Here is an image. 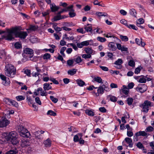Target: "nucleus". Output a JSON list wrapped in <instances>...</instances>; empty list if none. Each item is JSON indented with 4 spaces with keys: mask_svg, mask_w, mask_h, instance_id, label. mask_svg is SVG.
<instances>
[{
    "mask_svg": "<svg viewBox=\"0 0 154 154\" xmlns=\"http://www.w3.org/2000/svg\"><path fill=\"white\" fill-rule=\"evenodd\" d=\"M17 29L15 27H12L11 29H6L7 32L2 36V38H4L6 40L11 41L14 38L13 34L15 35V32Z\"/></svg>",
    "mask_w": 154,
    "mask_h": 154,
    "instance_id": "f257e3e1",
    "label": "nucleus"
},
{
    "mask_svg": "<svg viewBox=\"0 0 154 154\" xmlns=\"http://www.w3.org/2000/svg\"><path fill=\"white\" fill-rule=\"evenodd\" d=\"M5 72L6 75L9 77L13 78L16 74V69L11 64H8L5 66Z\"/></svg>",
    "mask_w": 154,
    "mask_h": 154,
    "instance_id": "f03ea898",
    "label": "nucleus"
},
{
    "mask_svg": "<svg viewBox=\"0 0 154 154\" xmlns=\"http://www.w3.org/2000/svg\"><path fill=\"white\" fill-rule=\"evenodd\" d=\"M8 138L13 145H17L19 143L18 135L16 131L10 132L8 134Z\"/></svg>",
    "mask_w": 154,
    "mask_h": 154,
    "instance_id": "7ed1b4c3",
    "label": "nucleus"
},
{
    "mask_svg": "<svg viewBox=\"0 0 154 154\" xmlns=\"http://www.w3.org/2000/svg\"><path fill=\"white\" fill-rule=\"evenodd\" d=\"M17 131L22 137L28 138L30 136V134L29 132L22 125H20L18 126Z\"/></svg>",
    "mask_w": 154,
    "mask_h": 154,
    "instance_id": "20e7f679",
    "label": "nucleus"
},
{
    "mask_svg": "<svg viewBox=\"0 0 154 154\" xmlns=\"http://www.w3.org/2000/svg\"><path fill=\"white\" fill-rule=\"evenodd\" d=\"M152 102L148 100H145L144 102L140 105V107H142L143 112L147 113L149 111V108L152 106Z\"/></svg>",
    "mask_w": 154,
    "mask_h": 154,
    "instance_id": "39448f33",
    "label": "nucleus"
},
{
    "mask_svg": "<svg viewBox=\"0 0 154 154\" xmlns=\"http://www.w3.org/2000/svg\"><path fill=\"white\" fill-rule=\"evenodd\" d=\"M15 28L17 29V30L15 32V36L16 37H19L21 39H24L27 36L28 34L26 32L20 31H18L19 29L18 27H15Z\"/></svg>",
    "mask_w": 154,
    "mask_h": 154,
    "instance_id": "423d86ee",
    "label": "nucleus"
},
{
    "mask_svg": "<svg viewBox=\"0 0 154 154\" xmlns=\"http://www.w3.org/2000/svg\"><path fill=\"white\" fill-rule=\"evenodd\" d=\"M24 52L26 54H29V57L30 58V60L35 61L37 59V57L35 56L32 58L34 52L33 51L32 49L26 48L24 50Z\"/></svg>",
    "mask_w": 154,
    "mask_h": 154,
    "instance_id": "0eeeda50",
    "label": "nucleus"
},
{
    "mask_svg": "<svg viewBox=\"0 0 154 154\" xmlns=\"http://www.w3.org/2000/svg\"><path fill=\"white\" fill-rule=\"evenodd\" d=\"M123 88L121 89L120 93L121 95V97L125 98L129 96V90L127 88L125 85L123 86Z\"/></svg>",
    "mask_w": 154,
    "mask_h": 154,
    "instance_id": "6e6552de",
    "label": "nucleus"
},
{
    "mask_svg": "<svg viewBox=\"0 0 154 154\" xmlns=\"http://www.w3.org/2000/svg\"><path fill=\"white\" fill-rule=\"evenodd\" d=\"M147 89V86L145 84H139L136 88L137 91L141 93L144 92Z\"/></svg>",
    "mask_w": 154,
    "mask_h": 154,
    "instance_id": "1a4fd4ad",
    "label": "nucleus"
},
{
    "mask_svg": "<svg viewBox=\"0 0 154 154\" xmlns=\"http://www.w3.org/2000/svg\"><path fill=\"white\" fill-rule=\"evenodd\" d=\"M10 123L9 121L5 117H3L0 120V127L1 128L6 127Z\"/></svg>",
    "mask_w": 154,
    "mask_h": 154,
    "instance_id": "9d476101",
    "label": "nucleus"
},
{
    "mask_svg": "<svg viewBox=\"0 0 154 154\" xmlns=\"http://www.w3.org/2000/svg\"><path fill=\"white\" fill-rule=\"evenodd\" d=\"M94 93L95 94V95L97 97L99 96L100 94H102L104 93V90L103 86H99L97 90V92L96 93L95 91H94Z\"/></svg>",
    "mask_w": 154,
    "mask_h": 154,
    "instance_id": "9b49d317",
    "label": "nucleus"
},
{
    "mask_svg": "<svg viewBox=\"0 0 154 154\" xmlns=\"http://www.w3.org/2000/svg\"><path fill=\"white\" fill-rule=\"evenodd\" d=\"M117 48L119 50L121 51H127L128 50V48L126 47L124 45L122 46L119 43H117L116 44Z\"/></svg>",
    "mask_w": 154,
    "mask_h": 154,
    "instance_id": "f8f14e48",
    "label": "nucleus"
},
{
    "mask_svg": "<svg viewBox=\"0 0 154 154\" xmlns=\"http://www.w3.org/2000/svg\"><path fill=\"white\" fill-rule=\"evenodd\" d=\"M29 142L27 140L23 139L21 140L20 145L22 147H26L29 145Z\"/></svg>",
    "mask_w": 154,
    "mask_h": 154,
    "instance_id": "ddd939ff",
    "label": "nucleus"
},
{
    "mask_svg": "<svg viewBox=\"0 0 154 154\" xmlns=\"http://www.w3.org/2000/svg\"><path fill=\"white\" fill-rule=\"evenodd\" d=\"M66 17L65 15H61L57 14V15L55 16L53 19V21H56L63 19H64Z\"/></svg>",
    "mask_w": 154,
    "mask_h": 154,
    "instance_id": "4468645a",
    "label": "nucleus"
},
{
    "mask_svg": "<svg viewBox=\"0 0 154 154\" xmlns=\"http://www.w3.org/2000/svg\"><path fill=\"white\" fill-rule=\"evenodd\" d=\"M51 142L52 141L49 138H48L47 140H44L43 142V143L45 147H49L51 146Z\"/></svg>",
    "mask_w": 154,
    "mask_h": 154,
    "instance_id": "2eb2a0df",
    "label": "nucleus"
},
{
    "mask_svg": "<svg viewBox=\"0 0 154 154\" xmlns=\"http://www.w3.org/2000/svg\"><path fill=\"white\" fill-rule=\"evenodd\" d=\"M125 140L127 143L128 144V146L129 147L131 148L133 146V143L132 140L131 138L127 137L125 138Z\"/></svg>",
    "mask_w": 154,
    "mask_h": 154,
    "instance_id": "dca6fc26",
    "label": "nucleus"
},
{
    "mask_svg": "<svg viewBox=\"0 0 154 154\" xmlns=\"http://www.w3.org/2000/svg\"><path fill=\"white\" fill-rule=\"evenodd\" d=\"M50 8L52 12H55L58 10L59 8V7L56 6L54 3H53L51 4Z\"/></svg>",
    "mask_w": 154,
    "mask_h": 154,
    "instance_id": "f3484780",
    "label": "nucleus"
},
{
    "mask_svg": "<svg viewBox=\"0 0 154 154\" xmlns=\"http://www.w3.org/2000/svg\"><path fill=\"white\" fill-rule=\"evenodd\" d=\"M43 89L45 91L52 89V86L48 83H45L43 84Z\"/></svg>",
    "mask_w": 154,
    "mask_h": 154,
    "instance_id": "a211bd4d",
    "label": "nucleus"
},
{
    "mask_svg": "<svg viewBox=\"0 0 154 154\" xmlns=\"http://www.w3.org/2000/svg\"><path fill=\"white\" fill-rule=\"evenodd\" d=\"M106 98L108 99L109 100L111 101L114 102H116L117 100V97L111 95H107L106 96Z\"/></svg>",
    "mask_w": 154,
    "mask_h": 154,
    "instance_id": "6ab92c4d",
    "label": "nucleus"
},
{
    "mask_svg": "<svg viewBox=\"0 0 154 154\" xmlns=\"http://www.w3.org/2000/svg\"><path fill=\"white\" fill-rule=\"evenodd\" d=\"M108 46L110 50L112 51H115L116 49V47L115 45V43L113 42H110L109 43Z\"/></svg>",
    "mask_w": 154,
    "mask_h": 154,
    "instance_id": "aec40b11",
    "label": "nucleus"
},
{
    "mask_svg": "<svg viewBox=\"0 0 154 154\" xmlns=\"http://www.w3.org/2000/svg\"><path fill=\"white\" fill-rule=\"evenodd\" d=\"M142 39L140 40L139 39L136 38L135 39V42L138 45H141L143 47H144L146 45L145 43L142 42Z\"/></svg>",
    "mask_w": 154,
    "mask_h": 154,
    "instance_id": "412c9836",
    "label": "nucleus"
},
{
    "mask_svg": "<svg viewBox=\"0 0 154 154\" xmlns=\"http://www.w3.org/2000/svg\"><path fill=\"white\" fill-rule=\"evenodd\" d=\"M85 29L87 32H91V33H93V31H92V26L90 24H88L86 26H85Z\"/></svg>",
    "mask_w": 154,
    "mask_h": 154,
    "instance_id": "4be33fe9",
    "label": "nucleus"
},
{
    "mask_svg": "<svg viewBox=\"0 0 154 154\" xmlns=\"http://www.w3.org/2000/svg\"><path fill=\"white\" fill-rule=\"evenodd\" d=\"M76 82L77 84L80 87H83L84 85H85V83L82 79H79L76 80Z\"/></svg>",
    "mask_w": 154,
    "mask_h": 154,
    "instance_id": "5701e85b",
    "label": "nucleus"
},
{
    "mask_svg": "<svg viewBox=\"0 0 154 154\" xmlns=\"http://www.w3.org/2000/svg\"><path fill=\"white\" fill-rule=\"evenodd\" d=\"M18 152L17 149L14 148L6 152V154H16Z\"/></svg>",
    "mask_w": 154,
    "mask_h": 154,
    "instance_id": "b1692460",
    "label": "nucleus"
},
{
    "mask_svg": "<svg viewBox=\"0 0 154 154\" xmlns=\"http://www.w3.org/2000/svg\"><path fill=\"white\" fill-rule=\"evenodd\" d=\"M2 83L5 86H8L10 83V82L9 78H6L5 80L2 81Z\"/></svg>",
    "mask_w": 154,
    "mask_h": 154,
    "instance_id": "393cba45",
    "label": "nucleus"
},
{
    "mask_svg": "<svg viewBox=\"0 0 154 154\" xmlns=\"http://www.w3.org/2000/svg\"><path fill=\"white\" fill-rule=\"evenodd\" d=\"M96 15H97L100 18L102 16H107L108 15L105 12H97L96 13Z\"/></svg>",
    "mask_w": 154,
    "mask_h": 154,
    "instance_id": "a878e982",
    "label": "nucleus"
},
{
    "mask_svg": "<svg viewBox=\"0 0 154 154\" xmlns=\"http://www.w3.org/2000/svg\"><path fill=\"white\" fill-rule=\"evenodd\" d=\"M77 72L76 69H72L69 70L68 71V74L71 75H73L75 74Z\"/></svg>",
    "mask_w": 154,
    "mask_h": 154,
    "instance_id": "bb28decb",
    "label": "nucleus"
},
{
    "mask_svg": "<svg viewBox=\"0 0 154 154\" xmlns=\"http://www.w3.org/2000/svg\"><path fill=\"white\" fill-rule=\"evenodd\" d=\"M85 113L89 116H93L94 115V112L91 110L86 109L85 110Z\"/></svg>",
    "mask_w": 154,
    "mask_h": 154,
    "instance_id": "cd10ccee",
    "label": "nucleus"
},
{
    "mask_svg": "<svg viewBox=\"0 0 154 154\" xmlns=\"http://www.w3.org/2000/svg\"><path fill=\"white\" fill-rule=\"evenodd\" d=\"M134 99L132 97H128L127 98L126 101L129 106L131 105L133 102Z\"/></svg>",
    "mask_w": 154,
    "mask_h": 154,
    "instance_id": "c85d7f7f",
    "label": "nucleus"
},
{
    "mask_svg": "<svg viewBox=\"0 0 154 154\" xmlns=\"http://www.w3.org/2000/svg\"><path fill=\"white\" fill-rule=\"evenodd\" d=\"M94 81L98 83H103V82H102V79L100 77L97 76L95 77L94 79Z\"/></svg>",
    "mask_w": 154,
    "mask_h": 154,
    "instance_id": "c756f323",
    "label": "nucleus"
},
{
    "mask_svg": "<svg viewBox=\"0 0 154 154\" xmlns=\"http://www.w3.org/2000/svg\"><path fill=\"white\" fill-rule=\"evenodd\" d=\"M25 98V97L24 96L19 95L16 97V100L18 101L24 100Z\"/></svg>",
    "mask_w": 154,
    "mask_h": 154,
    "instance_id": "7c9ffc66",
    "label": "nucleus"
},
{
    "mask_svg": "<svg viewBox=\"0 0 154 154\" xmlns=\"http://www.w3.org/2000/svg\"><path fill=\"white\" fill-rule=\"evenodd\" d=\"M11 99L8 98H5L4 99V101L5 103L9 105H11Z\"/></svg>",
    "mask_w": 154,
    "mask_h": 154,
    "instance_id": "2f4dec72",
    "label": "nucleus"
},
{
    "mask_svg": "<svg viewBox=\"0 0 154 154\" xmlns=\"http://www.w3.org/2000/svg\"><path fill=\"white\" fill-rule=\"evenodd\" d=\"M136 133L138 134L139 136H145L147 135V133L145 131H140L136 132Z\"/></svg>",
    "mask_w": 154,
    "mask_h": 154,
    "instance_id": "473e14b6",
    "label": "nucleus"
},
{
    "mask_svg": "<svg viewBox=\"0 0 154 154\" xmlns=\"http://www.w3.org/2000/svg\"><path fill=\"white\" fill-rule=\"evenodd\" d=\"M86 53L87 54H91L93 53V50L90 48H88L84 50Z\"/></svg>",
    "mask_w": 154,
    "mask_h": 154,
    "instance_id": "72a5a7b5",
    "label": "nucleus"
},
{
    "mask_svg": "<svg viewBox=\"0 0 154 154\" xmlns=\"http://www.w3.org/2000/svg\"><path fill=\"white\" fill-rule=\"evenodd\" d=\"M123 63V61L121 59H119L116 61L114 64L117 65H121Z\"/></svg>",
    "mask_w": 154,
    "mask_h": 154,
    "instance_id": "f704fd0d",
    "label": "nucleus"
},
{
    "mask_svg": "<svg viewBox=\"0 0 154 154\" xmlns=\"http://www.w3.org/2000/svg\"><path fill=\"white\" fill-rule=\"evenodd\" d=\"M129 12L130 14L132 16L136 17V12L134 9H132L130 10Z\"/></svg>",
    "mask_w": 154,
    "mask_h": 154,
    "instance_id": "c9c22d12",
    "label": "nucleus"
},
{
    "mask_svg": "<svg viewBox=\"0 0 154 154\" xmlns=\"http://www.w3.org/2000/svg\"><path fill=\"white\" fill-rule=\"evenodd\" d=\"M120 38L122 41L127 42L128 40V38L126 36H124L122 35H120Z\"/></svg>",
    "mask_w": 154,
    "mask_h": 154,
    "instance_id": "e433bc0d",
    "label": "nucleus"
},
{
    "mask_svg": "<svg viewBox=\"0 0 154 154\" xmlns=\"http://www.w3.org/2000/svg\"><path fill=\"white\" fill-rule=\"evenodd\" d=\"M74 61H75L77 63H79L82 61V59H81L80 56H78L75 58L73 59Z\"/></svg>",
    "mask_w": 154,
    "mask_h": 154,
    "instance_id": "4c0bfd02",
    "label": "nucleus"
},
{
    "mask_svg": "<svg viewBox=\"0 0 154 154\" xmlns=\"http://www.w3.org/2000/svg\"><path fill=\"white\" fill-rule=\"evenodd\" d=\"M14 46L15 48L17 49L21 48L22 46L20 43L19 42H16L14 45Z\"/></svg>",
    "mask_w": 154,
    "mask_h": 154,
    "instance_id": "58836bf2",
    "label": "nucleus"
},
{
    "mask_svg": "<svg viewBox=\"0 0 154 154\" xmlns=\"http://www.w3.org/2000/svg\"><path fill=\"white\" fill-rule=\"evenodd\" d=\"M136 146L139 149H142L143 148H144L143 144L140 142H138L136 144Z\"/></svg>",
    "mask_w": 154,
    "mask_h": 154,
    "instance_id": "ea45409f",
    "label": "nucleus"
},
{
    "mask_svg": "<svg viewBox=\"0 0 154 154\" xmlns=\"http://www.w3.org/2000/svg\"><path fill=\"white\" fill-rule=\"evenodd\" d=\"M97 40L101 42H104L106 41L105 38L100 36L97 37Z\"/></svg>",
    "mask_w": 154,
    "mask_h": 154,
    "instance_id": "a19ab883",
    "label": "nucleus"
},
{
    "mask_svg": "<svg viewBox=\"0 0 154 154\" xmlns=\"http://www.w3.org/2000/svg\"><path fill=\"white\" fill-rule=\"evenodd\" d=\"M48 115H49L50 116H56L57 114L52 110H48L47 113Z\"/></svg>",
    "mask_w": 154,
    "mask_h": 154,
    "instance_id": "79ce46f5",
    "label": "nucleus"
},
{
    "mask_svg": "<svg viewBox=\"0 0 154 154\" xmlns=\"http://www.w3.org/2000/svg\"><path fill=\"white\" fill-rule=\"evenodd\" d=\"M73 7V5H71L69 6H68L65 8L66 12L67 11H74V10L72 9Z\"/></svg>",
    "mask_w": 154,
    "mask_h": 154,
    "instance_id": "37998d69",
    "label": "nucleus"
},
{
    "mask_svg": "<svg viewBox=\"0 0 154 154\" xmlns=\"http://www.w3.org/2000/svg\"><path fill=\"white\" fill-rule=\"evenodd\" d=\"M144 76L140 78L138 80L139 82L141 83H145L146 82V78H145Z\"/></svg>",
    "mask_w": 154,
    "mask_h": 154,
    "instance_id": "c03bdc74",
    "label": "nucleus"
},
{
    "mask_svg": "<svg viewBox=\"0 0 154 154\" xmlns=\"http://www.w3.org/2000/svg\"><path fill=\"white\" fill-rule=\"evenodd\" d=\"M127 27L130 29H132L135 30H137L138 29L133 24H128Z\"/></svg>",
    "mask_w": 154,
    "mask_h": 154,
    "instance_id": "a18cd8bd",
    "label": "nucleus"
},
{
    "mask_svg": "<svg viewBox=\"0 0 154 154\" xmlns=\"http://www.w3.org/2000/svg\"><path fill=\"white\" fill-rule=\"evenodd\" d=\"M50 99L54 103H56L58 101V99L54 97V96H50Z\"/></svg>",
    "mask_w": 154,
    "mask_h": 154,
    "instance_id": "49530a36",
    "label": "nucleus"
},
{
    "mask_svg": "<svg viewBox=\"0 0 154 154\" xmlns=\"http://www.w3.org/2000/svg\"><path fill=\"white\" fill-rule=\"evenodd\" d=\"M51 57V55L48 53H46L44 55L43 58L44 59H49Z\"/></svg>",
    "mask_w": 154,
    "mask_h": 154,
    "instance_id": "de8ad7c7",
    "label": "nucleus"
},
{
    "mask_svg": "<svg viewBox=\"0 0 154 154\" xmlns=\"http://www.w3.org/2000/svg\"><path fill=\"white\" fill-rule=\"evenodd\" d=\"M11 105H12L13 106L16 107H17L19 106V105L18 103L15 100H12L11 102Z\"/></svg>",
    "mask_w": 154,
    "mask_h": 154,
    "instance_id": "09e8293b",
    "label": "nucleus"
},
{
    "mask_svg": "<svg viewBox=\"0 0 154 154\" xmlns=\"http://www.w3.org/2000/svg\"><path fill=\"white\" fill-rule=\"evenodd\" d=\"M66 48L65 47H63L61 48L60 51V53L61 54H62L63 56H65V54L64 53V52L66 50Z\"/></svg>",
    "mask_w": 154,
    "mask_h": 154,
    "instance_id": "8fccbe9b",
    "label": "nucleus"
},
{
    "mask_svg": "<svg viewBox=\"0 0 154 154\" xmlns=\"http://www.w3.org/2000/svg\"><path fill=\"white\" fill-rule=\"evenodd\" d=\"M82 57L85 59H88L90 58L91 55L90 54H83L82 56Z\"/></svg>",
    "mask_w": 154,
    "mask_h": 154,
    "instance_id": "3c124183",
    "label": "nucleus"
},
{
    "mask_svg": "<svg viewBox=\"0 0 154 154\" xmlns=\"http://www.w3.org/2000/svg\"><path fill=\"white\" fill-rule=\"evenodd\" d=\"M74 63V60H69L67 61V64L69 66H72Z\"/></svg>",
    "mask_w": 154,
    "mask_h": 154,
    "instance_id": "603ef678",
    "label": "nucleus"
},
{
    "mask_svg": "<svg viewBox=\"0 0 154 154\" xmlns=\"http://www.w3.org/2000/svg\"><path fill=\"white\" fill-rule=\"evenodd\" d=\"M26 100H27L29 104H32L33 103V100H32L30 97L27 96Z\"/></svg>",
    "mask_w": 154,
    "mask_h": 154,
    "instance_id": "864d4df0",
    "label": "nucleus"
},
{
    "mask_svg": "<svg viewBox=\"0 0 154 154\" xmlns=\"http://www.w3.org/2000/svg\"><path fill=\"white\" fill-rule=\"evenodd\" d=\"M134 85V84L133 82H131L128 84V86L127 87V88L129 90L132 88Z\"/></svg>",
    "mask_w": 154,
    "mask_h": 154,
    "instance_id": "5fc2aeb1",
    "label": "nucleus"
},
{
    "mask_svg": "<svg viewBox=\"0 0 154 154\" xmlns=\"http://www.w3.org/2000/svg\"><path fill=\"white\" fill-rule=\"evenodd\" d=\"M50 80L51 81H52L54 84H55L57 85L59 84V82H58V81L57 80L55 79L54 78L51 77Z\"/></svg>",
    "mask_w": 154,
    "mask_h": 154,
    "instance_id": "6e6d98bb",
    "label": "nucleus"
},
{
    "mask_svg": "<svg viewBox=\"0 0 154 154\" xmlns=\"http://www.w3.org/2000/svg\"><path fill=\"white\" fill-rule=\"evenodd\" d=\"M128 65L131 67L135 66V62L133 60H130L128 62Z\"/></svg>",
    "mask_w": 154,
    "mask_h": 154,
    "instance_id": "4d7b16f0",
    "label": "nucleus"
},
{
    "mask_svg": "<svg viewBox=\"0 0 154 154\" xmlns=\"http://www.w3.org/2000/svg\"><path fill=\"white\" fill-rule=\"evenodd\" d=\"M35 102L39 105H41L42 103L40 100V98L38 97H36L35 98Z\"/></svg>",
    "mask_w": 154,
    "mask_h": 154,
    "instance_id": "13d9d810",
    "label": "nucleus"
},
{
    "mask_svg": "<svg viewBox=\"0 0 154 154\" xmlns=\"http://www.w3.org/2000/svg\"><path fill=\"white\" fill-rule=\"evenodd\" d=\"M140 68V67H138L135 69L134 71L135 74H138L140 72L141 69H142V67H141V68Z\"/></svg>",
    "mask_w": 154,
    "mask_h": 154,
    "instance_id": "bf43d9fd",
    "label": "nucleus"
},
{
    "mask_svg": "<svg viewBox=\"0 0 154 154\" xmlns=\"http://www.w3.org/2000/svg\"><path fill=\"white\" fill-rule=\"evenodd\" d=\"M153 127L151 126H149L146 128L145 130V131L147 132H151L152 131H153Z\"/></svg>",
    "mask_w": 154,
    "mask_h": 154,
    "instance_id": "052dcab7",
    "label": "nucleus"
},
{
    "mask_svg": "<svg viewBox=\"0 0 154 154\" xmlns=\"http://www.w3.org/2000/svg\"><path fill=\"white\" fill-rule=\"evenodd\" d=\"M120 23H122L125 25L127 27V26L128 25L127 21H126L124 19H122L120 20Z\"/></svg>",
    "mask_w": 154,
    "mask_h": 154,
    "instance_id": "680f3d73",
    "label": "nucleus"
},
{
    "mask_svg": "<svg viewBox=\"0 0 154 154\" xmlns=\"http://www.w3.org/2000/svg\"><path fill=\"white\" fill-rule=\"evenodd\" d=\"M102 86H103L104 91H109V89L108 86H106L103 84Z\"/></svg>",
    "mask_w": 154,
    "mask_h": 154,
    "instance_id": "e2e57ef3",
    "label": "nucleus"
},
{
    "mask_svg": "<svg viewBox=\"0 0 154 154\" xmlns=\"http://www.w3.org/2000/svg\"><path fill=\"white\" fill-rule=\"evenodd\" d=\"M79 138L77 135H75L73 137V140L74 142H78L79 141Z\"/></svg>",
    "mask_w": 154,
    "mask_h": 154,
    "instance_id": "0e129e2a",
    "label": "nucleus"
},
{
    "mask_svg": "<svg viewBox=\"0 0 154 154\" xmlns=\"http://www.w3.org/2000/svg\"><path fill=\"white\" fill-rule=\"evenodd\" d=\"M74 11H70L69 13V15L70 17H73L76 15V14L74 12Z\"/></svg>",
    "mask_w": 154,
    "mask_h": 154,
    "instance_id": "69168bd1",
    "label": "nucleus"
},
{
    "mask_svg": "<svg viewBox=\"0 0 154 154\" xmlns=\"http://www.w3.org/2000/svg\"><path fill=\"white\" fill-rule=\"evenodd\" d=\"M89 40H87L86 41H83L82 42L83 46H88L89 45Z\"/></svg>",
    "mask_w": 154,
    "mask_h": 154,
    "instance_id": "338daca9",
    "label": "nucleus"
},
{
    "mask_svg": "<svg viewBox=\"0 0 154 154\" xmlns=\"http://www.w3.org/2000/svg\"><path fill=\"white\" fill-rule=\"evenodd\" d=\"M139 137L138 134L136 133L135 135L133 137V140L134 141H137L138 140V137Z\"/></svg>",
    "mask_w": 154,
    "mask_h": 154,
    "instance_id": "774afa93",
    "label": "nucleus"
}]
</instances>
